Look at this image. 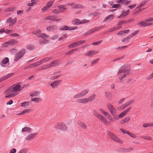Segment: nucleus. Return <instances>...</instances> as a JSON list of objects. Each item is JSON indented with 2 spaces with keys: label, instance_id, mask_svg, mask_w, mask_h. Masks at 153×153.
<instances>
[{
  "label": "nucleus",
  "instance_id": "1",
  "mask_svg": "<svg viewBox=\"0 0 153 153\" xmlns=\"http://www.w3.org/2000/svg\"><path fill=\"white\" fill-rule=\"evenodd\" d=\"M24 88V87H21L20 85L17 84L12 85L4 91V94L8 93L6 94L5 97L9 98L16 96V93L20 91Z\"/></svg>",
  "mask_w": 153,
  "mask_h": 153
},
{
  "label": "nucleus",
  "instance_id": "2",
  "mask_svg": "<svg viewBox=\"0 0 153 153\" xmlns=\"http://www.w3.org/2000/svg\"><path fill=\"white\" fill-rule=\"evenodd\" d=\"M122 73H123L124 74L123 76L121 75L119 78V79L120 80H122L123 78L126 77V75L132 73L129 65L125 64L120 67L118 72V74L120 75Z\"/></svg>",
  "mask_w": 153,
  "mask_h": 153
},
{
  "label": "nucleus",
  "instance_id": "3",
  "mask_svg": "<svg viewBox=\"0 0 153 153\" xmlns=\"http://www.w3.org/2000/svg\"><path fill=\"white\" fill-rule=\"evenodd\" d=\"M93 114L99 120L102 122L103 123L107 124L109 123L107 121L106 119L96 111L94 110L93 112Z\"/></svg>",
  "mask_w": 153,
  "mask_h": 153
},
{
  "label": "nucleus",
  "instance_id": "4",
  "mask_svg": "<svg viewBox=\"0 0 153 153\" xmlns=\"http://www.w3.org/2000/svg\"><path fill=\"white\" fill-rule=\"evenodd\" d=\"M107 134L109 136L111 139L113 140L114 141L119 143L120 144H122L123 143V141L120 140L117 136L111 132L109 131H108L107 132Z\"/></svg>",
  "mask_w": 153,
  "mask_h": 153
},
{
  "label": "nucleus",
  "instance_id": "5",
  "mask_svg": "<svg viewBox=\"0 0 153 153\" xmlns=\"http://www.w3.org/2000/svg\"><path fill=\"white\" fill-rule=\"evenodd\" d=\"M107 107L108 109L113 117H116L117 115V111L113 106L110 103H108L107 104Z\"/></svg>",
  "mask_w": 153,
  "mask_h": 153
},
{
  "label": "nucleus",
  "instance_id": "6",
  "mask_svg": "<svg viewBox=\"0 0 153 153\" xmlns=\"http://www.w3.org/2000/svg\"><path fill=\"white\" fill-rule=\"evenodd\" d=\"M26 53V50L25 49H21L15 55L14 61H17L22 58L25 54Z\"/></svg>",
  "mask_w": 153,
  "mask_h": 153
},
{
  "label": "nucleus",
  "instance_id": "7",
  "mask_svg": "<svg viewBox=\"0 0 153 153\" xmlns=\"http://www.w3.org/2000/svg\"><path fill=\"white\" fill-rule=\"evenodd\" d=\"M41 33V30H40L37 29L36 30L35 32H33V33L34 34L37 35L39 37L43 38L48 37V36L44 33H42L41 34H40L39 33Z\"/></svg>",
  "mask_w": 153,
  "mask_h": 153
},
{
  "label": "nucleus",
  "instance_id": "8",
  "mask_svg": "<svg viewBox=\"0 0 153 153\" xmlns=\"http://www.w3.org/2000/svg\"><path fill=\"white\" fill-rule=\"evenodd\" d=\"M85 42V41H77L76 42H73L70 45L68 46V47L69 48H74L76 46H78L81 44H82L83 43Z\"/></svg>",
  "mask_w": 153,
  "mask_h": 153
},
{
  "label": "nucleus",
  "instance_id": "9",
  "mask_svg": "<svg viewBox=\"0 0 153 153\" xmlns=\"http://www.w3.org/2000/svg\"><path fill=\"white\" fill-rule=\"evenodd\" d=\"M77 27V26L75 27H68L67 25H64L60 29V30H71L76 29Z\"/></svg>",
  "mask_w": 153,
  "mask_h": 153
},
{
  "label": "nucleus",
  "instance_id": "10",
  "mask_svg": "<svg viewBox=\"0 0 153 153\" xmlns=\"http://www.w3.org/2000/svg\"><path fill=\"white\" fill-rule=\"evenodd\" d=\"M56 17L54 16H50L45 18V19L53 21H55L56 22H59L61 20V19H56Z\"/></svg>",
  "mask_w": 153,
  "mask_h": 153
},
{
  "label": "nucleus",
  "instance_id": "11",
  "mask_svg": "<svg viewBox=\"0 0 153 153\" xmlns=\"http://www.w3.org/2000/svg\"><path fill=\"white\" fill-rule=\"evenodd\" d=\"M14 74L13 73H10L7 74H6L1 78H0V83L3 81L4 80L6 79L11 76H12Z\"/></svg>",
  "mask_w": 153,
  "mask_h": 153
},
{
  "label": "nucleus",
  "instance_id": "12",
  "mask_svg": "<svg viewBox=\"0 0 153 153\" xmlns=\"http://www.w3.org/2000/svg\"><path fill=\"white\" fill-rule=\"evenodd\" d=\"M37 133H31L28 135L26 137V139L27 140H30L35 137L37 135Z\"/></svg>",
  "mask_w": 153,
  "mask_h": 153
},
{
  "label": "nucleus",
  "instance_id": "13",
  "mask_svg": "<svg viewBox=\"0 0 153 153\" xmlns=\"http://www.w3.org/2000/svg\"><path fill=\"white\" fill-rule=\"evenodd\" d=\"M134 101V100H130L127 103L125 104L124 105H122L120 107V109L122 110H123L126 107L129 106Z\"/></svg>",
  "mask_w": 153,
  "mask_h": 153
},
{
  "label": "nucleus",
  "instance_id": "14",
  "mask_svg": "<svg viewBox=\"0 0 153 153\" xmlns=\"http://www.w3.org/2000/svg\"><path fill=\"white\" fill-rule=\"evenodd\" d=\"M58 64V62L57 60H55L53 61L51 63L48 64V68H51L52 67L56 66Z\"/></svg>",
  "mask_w": 153,
  "mask_h": 153
},
{
  "label": "nucleus",
  "instance_id": "15",
  "mask_svg": "<svg viewBox=\"0 0 153 153\" xmlns=\"http://www.w3.org/2000/svg\"><path fill=\"white\" fill-rule=\"evenodd\" d=\"M114 18V15L113 14L109 15L106 17L103 21L104 22L112 20Z\"/></svg>",
  "mask_w": 153,
  "mask_h": 153
},
{
  "label": "nucleus",
  "instance_id": "16",
  "mask_svg": "<svg viewBox=\"0 0 153 153\" xmlns=\"http://www.w3.org/2000/svg\"><path fill=\"white\" fill-rule=\"evenodd\" d=\"M57 28V26L55 25L48 26L46 27V30L48 31L56 30Z\"/></svg>",
  "mask_w": 153,
  "mask_h": 153
},
{
  "label": "nucleus",
  "instance_id": "17",
  "mask_svg": "<svg viewBox=\"0 0 153 153\" xmlns=\"http://www.w3.org/2000/svg\"><path fill=\"white\" fill-rule=\"evenodd\" d=\"M9 62V58L7 57H6L2 60L1 62L0 63V65L2 67H5V65L8 63Z\"/></svg>",
  "mask_w": 153,
  "mask_h": 153
},
{
  "label": "nucleus",
  "instance_id": "18",
  "mask_svg": "<svg viewBox=\"0 0 153 153\" xmlns=\"http://www.w3.org/2000/svg\"><path fill=\"white\" fill-rule=\"evenodd\" d=\"M18 43V41L15 39H11L7 42L8 45H15Z\"/></svg>",
  "mask_w": 153,
  "mask_h": 153
},
{
  "label": "nucleus",
  "instance_id": "19",
  "mask_svg": "<svg viewBox=\"0 0 153 153\" xmlns=\"http://www.w3.org/2000/svg\"><path fill=\"white\" fill-rule=\"evenodd\" d=\"M79 126L82 128L83 129H86L87 128V126L84 123L80 121H79L77 122Z\"/></svg>",
  "mask_w": 153,
  "mask_h": 153
},
{
  "label": "nucleus",
  "instance_id": "20",
  "mask_svg": "<svg viewBox=\"0 0 153 153\" xmlns=\"http://www.w3.org/2000/svg\"><path fill=\"white\" fill-rule=\"evenodd\" d=\"M31 102L30 101L25 102L21 104V106L25 108H27L28 106L31 104Z\"/></svg>",
  "mask_w": 153,
  "mask_h": 153
},
{
  "label": "nucleus",
  "instance_id": "21",
  "mask_svg": "<svg viewBox=\"0 0 153 153\" xmlns=\"http://www.w3.org/2000/svg\"><path fill=\"white\" fill-rule=\"evenodd\" d=\"M76 101L79 103H85L87 102V98L79 99L76 100Z\"/></svg>",
  "mask_w": 153,
  "mask_h": 153
},
{
  "label": "nucleus",
  "instance_id": "22",
  "mask_svg": "<svg viewBox=\"0 0 153 153\" xmlns=\"http://www.w3.org/2000/svg\"><path fill=\"white\" fill-rule=\"evenodd\" d=\"M130 12L129 10H127L126 11L123 13L118 17V18H120L123 17L128 15Z\"/></svg>",
  "mask_w": 153,
  "mask_h": 153
},
{
  "label": "nucleus",
  "instance_id": "23",
  "mask_svg": "<svg viewBox=\"0 0 153 153\" xmlns=\"http://www.w3.org/2000/svg\"><path fill=\"white\" fill-rule=\"evenodd\" d=\"M60 126L59 129L62 130H65L67 128L66 125L63 123H60Z\"/></svg>",
  "mask_w": 153,
  "mask_h": 153
},
{
  "label": "nucleus",
  "instance_id": "24",
  "mask_svg": "<svg viewBox=\"0 0 153 153\" xmlns=\"http://www.w3.org/2000/svg\"><path fill=\"white\" fill-rule=\"evenodd\" d=\"M89 90L88 89L81 91L80 93L82 97L85 95L88 92Z\"/></svg>",
  "mask_w": 153,
  "mask_h": 153
},
{
  "label": "nucleus",
  "instance_id": "25",
  "mask_svg": "<svg viewBox=\"0 0 153 153\" xmlns=\"http://www.w3.org/2000/svg\"><path fill=\"white\" fill-rule=\"evenodd\" d=\"M96 95L95 94H93L92 96L88 98H87V102H91L92 101H93Z\"/></svg>",
  "mask_w": 153,
  "mask_h": 153
},
{
  "label": "nucleus",
  "instance_id": "26",
  "mask_svg": "<svg viewBox=\"0 0 153 153\" xmlns=\"http://www.w3.org/2000/svg\"><path fill=\"white\" fill-rule=\"evenodd\" d=\"M51 59V57H46L45 58H44L40 61H41V62L42 64H43L45 62L48 61Z\"/></svg>",
  "mask_w": 153,
  "mask_h": 153
},
{
  "label": "nucleus",
  "instance_id": "27",
  "mask_svg": "<svg viewBox=\"0 0 153 153\" xmlns=\"http://www.w3.org/2000/svg\"><path fill=\"white\" fill-rule=\"evenodd\" d=\"M17 21V18H15L14 19H13L12 20H11L10 21V24L9 25V26L10 27L13 24H15L16 22Z\"/></svg>",
  "mask_w": 153,
  "mask_h": 153
},
{
  "label": "nucleus",
  "instance_id": "28",
  "mask_svg": "<svg viewBox=\"0 0 153 153\" xmlns=\"http://www.w3.org/2000/svg\"><path fill=\"white\" fill-rule=\"evenodd\" d=\"M31 101H32L36 103H38L41 101V98H35L31 99Z\"/></svg>",
  "mask_w": 153,
  "mask_h": 153
},
{
  "label": "nucleus",
  "instance_id": "29",
  "mask_svg": "<svg viewBox=\"0 0 153 153\" xmlns=\"http://www.w3.org/2000/svg\"><path fill=\"white\" fill-rule=\"evenodd\" d=\"M73 23L74 24L78 25L81 24V21L78 19H75L73 22Z\"/></svg>",
  "mask_w": 153,
  "mask_h": 153
},
{
  "label": "nucleus",
  "instance_id": "30",
  "mask_svg": "<svg viewBox=\"0 0 153 153\" xmlns=\"http://www.w3.org/2000/svg\"><path fill=\"white\" fill-rule=\"evenodd\" d=\"M59 82L55 81L51 83V85L52 88L56 87L59 85Z\"/></svg>",
  "mask_w": 153,
  "mask_h": 153
},
{
  "label": "nucleus",
  "instance_id": "31",
  "mask_svg": "<svg viewBox=\"0 0 153 153\" xmlns=\"http://www.w3.org/2000/svg\"><path fill=\"white\" fill-rule=\"evenodd\" d=\"M31 129L29 127H25L22 128V132H24L25 131H27L29 132H31Z\"/></svg>",
  "mask_w": 153,
  "mask_h": 153
},
{
  "label": "nucleus",
  "instance_id": "32",
  "mask_svg": "<svg viewBox=\"0 0 153 153\" xmlns=\"http://www.w3.org/2000/svg\"><path fill=\"white\" fill-rule=\"evenodd\" d=\"M65 6V5H60L58 6V7L59 8V10H60V11H64L66 9V8L64 7Z\"/></svg>",
  "mask_w": 153,
  "mask_h": 153
},
{
  "label": "nucleus",
  "instance_id": "33",
  "mask_svg": "<svg viewBox=\"0 0 153 153\" xmlns=\"http://www.w3.org/2000/svg\"><path fill=\"white\" fill-rule=\"evenodd\" d=\"M153 126L152 123H144L142 125L143 128H147L148 127H150Z\"/></svg>",
  "mask_w": 153,
  "mask_h": 153
},
{
  "label": "nucleus",
  "instance_id": "34",
  "mask_svg": "<svg viewBox=\"0 0 153 153\" xmlns=\"http://www.w3.org/2000/svg\"><path fill=\"white\" fill-rule=\"evenodd\" d=\"M26 48L30 50H33L34 49V47L32 45H28L26 46Z\"/></svg>",
  "mask_w": 153,
  "mask_h": 153
},
{
  "label": "nucleus",
  "instance_id": "35",
  "mask_svg": "<svg viewBox=\"0 0 153 153\" xmlns=\"http://www.w3.org/2000/svg\"><path fill=\"white\" fill-rule=\"evenodd\" d=\"M30 111V109H25L23 110L22 112H21L19 114L20 115H22L26 113L29 112Z\"/></svg>",
  "mask_w": 153,
  "mask_h": 153
},
{
  "label": "nucleus",
  "instance_id": "36",
  "mask_svg": "<svg viewBox=\"0 0 153 153\" xmlns=\"http://www.w3.org/2000/svg\"><path fill=\"white\" fill-rule=\"evenodd\" d=\"M96 51H91L88 52V53L86 54V55L88 56H91L95 54Z\"/></svg>",
  "mask_w": 153,
  "mask_h": 153
},
{
  "label": "nucleus",
  "instance_id": "37",
  "mask_svg": "<svg viewBox=\"0 0 153 153\" xmlns=\"http://www.w3.org/2000/svg\"><path fill=\"white\" fill-rule=\"evenodd\" d=\"M16 9L15 7H10L7 8L4 10L6 12H11L14 10Z\"/></svg>",
  "mask_w": 153,
  "mask_h": 153
},
{
  "label": "nucleus",
  "instance_id": "38",
  "mask_svg": "<svg viewBox=\"0 0 153 153\" xmlns=\"http://www.w3.org/2000/svg\"><path fill=\"white\" fill-rule=\"evenodd\" d=\"M77 50H78L77 49H74L70 51H68V52L67 53H66L65 54V55H69L73 53V52H74L75 51H77Z\"/></svg>",
  "mask_w": 153,
  "mask_h": 153
},
{
  "label": "nucleus",
  "instance_id": "39",
  "mask_svg": "<svg viewBox=\"0 0 153 153\" xmlns=\"http://www.w3.org/2000/svg\"><path fill=\"white\" fill-rule=\"evenodd\" d=\"M82 7V6L80 4H77L74 5V7H72L73 8L76 9L78 8H81Z\"/></svg>",
  "mask_w": 153,
  "mask_h": 153
},
{
  "label": "nucleus",
  "instance_id": "40",
  "mask_svg": "<svg viewBox=\"0 0 153 153\" xmlns=\"http://www.w3.org/2000/svg\"><path fill=\"white\" fill-rule=\"evenodd\" d=\"M114 117V118H111L110 117V118H108L111 121V122H113L114 120L116 121L118 120L119 118H118L117 116Z\"/></svg>",
  "mask_w": 153,
  "mask_h": 153
},
{
  "label": "nucleus",
  "instance_id": "41",
  "mask_svg": "<svg viewBox=\"0 0 153 153\" xmlns=\"http://www.w3.org/2000/svg\"><path fill=\"white\" fill-rule=\"evenodd\" d=\"M94 32H95L94 30V28H92V29H90V30H88V32H86L85 33V35H88V34H89L91 33H93Z\"/></svg>",
  "mask_w": 153,
  "mask_h": 153
},
{
  "label": "nucleus",
  "instance_id": "42",
  "mask_svg": "<svg viewBox=\"0 0 153 153\" xmlns=\"http://www.w3.org/2000/svg\"><path fill=\"white\" fill-rule=\"evenodd\" d=\"M18 153H27V150L26 149H23L19 151Z\"/></svg>",
  "mask_w": 153,
  "mask_h": 153
},
{
  "label": "nucleus",
  "instance_id": "43",
  "mask_svg": "<svg viewBox=\"0 0 153 153\" xmlns=\"http://www.w3.org/2000/svg\"><path fill=\"white\" fill-rule=\"evenodd\" d=\"M147 2V1H142L138 6V7H143L145 4Z\"/></svg>",
  "mask_w": 153,
  "mask_h": 153
},
{
  "label": "nucleus",
  "instance_id": "44",
  "mask_svg": "<svg viewBox=\"0 0 153 153\" xmlns=\"http://www.w3.org/2000/svg\"><path fill=\"white\" fill-rule=\"evenodd\" d=\"M82 97L80 93H78L74 96L73 98L74 99H77Z\"/></svg>",
  "mask_w": 153,
  "mask_h": 153
},
{
  "label": "nucleus",
  "instance_id": "45",
  "mask_svg": "<svg viewBox=\"0 0 153 153\" xmlns=\"http://www.w3.org/2000/svg\"><path fill=\"white\" fill-rule=\"evenodd\" d=\"M130 37H127L124 39H123L122 40V42H129L130 41Z\"/></svg>",
  "mask_w": 153,
  "mask_h": 153
},
{
  "label": "nucleus",
  "instance_id": "46",
  "mask_svg": "<svg viewBox=\"0 0 153 153\" xmlns=\"http://www.w3.org/2000/svg\"><path fill=\"white\" fill-rule=\"evenodd\" d=\"M53 2V1H49L47 3L46 5L49 8L52 5Z\"/></svg>",
  "mask_w": 153,
  "mask_h": 153
},
{
  "label": "nucleus",
  "instance_id": "47",
  "mask_svg": "<svg viewBox=\"0 0 153 153\" xmlns=\"http://www.w3.org/2000/svg\"><path fill=\"white\" fill-rule=\"evenodd\" d=\"M103 27H104L103 26H100L99 27H97L94 28V31L95 32L96 31L99 30L100 29Z\"/></svg>",
  "mask_w": 153,
  "mask_h": 153
},
{
  "label": "nucleus",
  "instance_id": "48",
  "mask_svg": "<svg viewBox=\"0 0 153 153\" xmlns=\"http://www.w3.org/2000/svg\"><path fill=\"white\" fill-rule=\"evenodd\" d=\"M121 6L119 4H115L114 5L112 6V8H121Z\"/></svg>",
  "mask_w": 153,
  "mask_h": 153
},
{
  "label": "nucleus",
  "instance_id": "49",
  "mask_svg": "<svg viewBox=\"0 0 153 153\" xmlns=\"http://www.w3.org/2000/svg\"><path fill=\"white\" fill-rule=\"evenodd\" d=\"M101 42V41H99L96 42H93L92 44L93 45H97L100 44Z\"/></svg>",
  "mask_w": 153,
  "mask_h": 153
},
{
  "label": "nucleus",
  "instance_id": "50",
  "mask_svg": "<svg viewBox=\"0 0 153 153\" xmlns=\"http://www.w3.org/2000/svg\"><path fill=\"white\" fill-rule=\"evenodd\" d=\"M138 32V30L136 31L133 33H131V34H130L129 37L131 38L135 36L136 34H137Z\"/></svg>",
  "mask_w": 153,
  "mask_h": 153
},
{
  "label": "nucleus",
  "instance_id": "51",
  "mask_svg": "<svg viewBox=\"0 0 153 153\" xmlns=\"http://www.w3.org/2000/svg\"><path fill=\"white\" fill-rule=\"evenodd\" d=\"M123 4L128 5L130 4L131 2L130 1H128V0H123Z\"/></svg>",
  "mask_w": 153,
  "mask_h": 153
},
{
  "label": "nucleus",
  "instance_id": "52",
  "mask_svg": "<svg viewBox=\"0 0 153 153\" xmlns=\"http://www.w3.org/2000/svg\"><path fill=\"white\" fill-rule=\"evenodd\" d=\"M120 131L122 132L123 133L125 134H128V131L125 130L123 128H120Z\"/></svg>",
  "mask_w": 153,
  "mask_h": 153
},
{
  "label": "nucleus",
  "instance_id": "53",
  "mask_svg": "<svg viewBox=\"0 0 153 153\" xmlns=\"http://www.w3.org/2000/svg\"><path fill=\"white\" fill-rule=\"evenodd\" d=\"M130 120V118L128 117H125L123 119V121H124V123H126L128 121Z\"/></svg>",
  "mask_w": 153,
  "mask_h": 153
},
{
  "label": "nucleus",
  "instance_id": "54",
  "mask_svg": "<svg viewBox=\"0 0 153 153\" xmlns=\"http://www.w3.org/2000/svg\"><path fill=\"white\" fill-rule=\"evenodd\" d=\"M126 114L125 113H124V112H122L119 115H118V117L119 118H121L122 117H123L126 115Z\"/></svg>",
  "mask_w": 153,
  "mask_h": 153
},
{
  "label": "nucleus",
  "instance_id": "55",
  "mask_svg": "<svg viewBox=\"0 0 153 153\" xmlns=\"http://www.w3.org/2000/svg\"><path fill=\"white\" fill-rule=\"evenodd\" d=\"M139 8L140 7H138V6L136 8L135 11L134 13V15L137 14L140 12L139 10Z\"/></svg>",
  "mask_w": 153,
  "mask_h": 153
},
{
  "label": "nucleus",
  "instance_id": "56",
  "mask_svg": "<svg viewBox=\"0 0 153 153\" xmlns=\"http://www.w3.org/2000/svg\"><path fill=\"white\" fill-rule=\"evenodd\" d=\"M142 138L145 140H152V138L148 136H143L142 137Z\"/></svg>",
  "mask_w": 153,
  "mask_h": 153
},
{
  "label": "nucleus",
  "instance_id": "57",
  "mask_svg": "<svg viewBox=\"0 0 153 153\" xmlns=\"http://www.w3.org/2000/svg\"><path fill=\"white\" fill-rule=\"evenodd\" d=\"M127 134L130 136L131 137L135 138L136 137V135L134 134H131V133L128 132V133Z\"/></svg>",
  "mask_w": 153,
  "mask_h": 153
},
{
  "label": "nucleus",
  "instance_id": "58",
  "mask_svg": "<svg viewBox=\"0 0 153 153\" xmlns=\"http://www.w3.org/2000/svg\"><path fill=\"white\" fill-rule=\"evenodd\" d=\"M127 22L126 21L123 20L119 22L117 24V25H121L122 24H124L126 23Z\"/></svg>",
  "mask_w": 153,
  "mask_h": 153
},
{
  "label": "nucleus",
  "instance_id": "59",
  "mask_svg": "<svg viewBox=\"0 0 153 153\" xmlns=\"http://www.w3.org/2000/svg\"><path fill=\"white\" fill-rule=\"evenodd\" d=\"M102 114L105 116L107 117L108 118H110V114L104 111L103 112Z\"/></svg>",
  "mask_w": 153,
  "mask_h": 153
},
{
  "label": "nucleus",
  "instance_id": "60",
  "mask_svg": "<svg viewBox=\"0 0 153 153\" xmlns=\"http://www.w3.org/2000/svg\"><path fill=\"white\" fill-rule=\"evenodd\" d=\"M42 39L43 40H40L39 42L41 44H44L47 42V40L44 38H42Z\"/></svg>",
  "mask_w": 153,
  "mask_h": 153
},
{
  "label": "nucleus",
  "instance_id": "61",
  "mask_svg": "<svg viewBox=\"0 0 153 153\" xmlns=\"http://www.w3.org/2000/svg\"><path fill=\"white\" fill-rule=\"evenodd\" d=\"M10 36H13L14 37H17L19 36V35L16 33H13L12 34H11L10 35Z\"/></svg>",
  "mask_w": 153,
  "mask_h": 153
},
{
  "label": "nucleus",
  "instance_id": "62",
  "mask_svg": "<svg viewBox=\"0 0 153 153\" xmlns=\"http://www.w3.org/2000/svg\"><path fill=\"white\" fill-rule=\"evenodd\" d=\"M49 8L46 5L45 7H43L42 9V11L44 12L45 11L48 10Z\"/></svg>",
  "mask_w": 153,
  "mask_h": 153
},
{
  "label": "nucleus",
  "instance_id": "63",
  "mask_svg": "<svg viewBox=\"0 0 153 153\" xmlns=\"http://www.w3.org/2000/svg\"><path fill=\"white\" fill-rule=\"evenodd\" d=\"M89 21L88 20L83 19L81 21V24L88 22H89Z\"/></svg>",
  "mask_w": 153,
  "mask_h": 153
},
{
  "label": "nucleus",
  "instance_id": "64",
  "mask_svg": "<svg viewBox=\"0 0 153 153\" xmlns=\"http://www.w3.org/2000/svg\"><path fill=\"white\" fill-rule=\"evenodd\" d=\"M16 152V150L14 148H13L10 151V153H15Z\"/></svg>",
  "mask_w": 153,
  "mask_h": 153
}]
</instances>
